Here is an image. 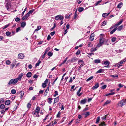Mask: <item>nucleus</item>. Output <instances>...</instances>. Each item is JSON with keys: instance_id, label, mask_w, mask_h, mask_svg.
<instances>
[{"instance_id": "6", "label": "nucleus", "mask_w": 126, "mask_h": 126, "mask_svg": "<svg viewBox=\"0 0 126 126\" xmlns=\"http://www.w3.org/2000/svg\"><path fill=\"white\" fill-rule=\"evenodd\" d=\"M110 62L108 61L107 60L106 61H104V64L105 65H107V66H104V67H109L108 66V65L110 64Z\"/></svg>"}, {"instance_id": "18", "label": "nucleus", "mask_w": 126, "mask_h": 126, "mask_svg": "<svg viewBox=\"0 0 126 126\" xmlns=\"http://www.w3.org/2000/svg\"><path fill=\"white\" fill-rule=\"evenodd\" d=\"M117 29V28H115L113 29L110 32V34H112Z\"/></svg>"}, {"instance_id": "52", "label": "nucleus", "mask_w": 126, "mask_h": 126, "mask_svg": "<svg viewBox=\"0 0 126 126\" xmlns=\"http://www.w3.org/2000/svg\"><path fill=\"white\" fill-rule=\"evenodd\" d=\"M88 47H92L93 46V45L91 43L89 42L88 44Z\"/></svg>"}, {"instance_id": "13", "label": "nucleus", "mask_w": 126, "mask_h": 126, "mask_svg": "<svg viewBox=\"0 0 126 126\" xmlns=\"http://www.w3.org/2000/svg\"><path fill=\"white\" fill-rule=\"evenodd\" d=\"M110 77H112L113 79H117L118 75L117 74H115L114 75H112L110 76Z\"/></svg>"}, {"instance_id": "28", "label": "nucleus", "mask_w": 126, "mask_h": 126, "mask_svg": "<svg viewBox=\"0 0 126 126\" xmlns=\"http://www.w3.org/2000/svg\"><path fill=\"white\" fill-rule=\"evenodd\" d=\"M59 100V98L58 97H57L54 99V104L56 103Z\"/></svg>"}, {"instance_id": "55", "label": "nucleus", "mask_w": 126, "mask_h": 126, "mask_svg": "<svg viewBox=\"0 0 126 126\" xmlns=\"http://www.w3.org/2000/svg\"><path fill=\"white\" fill-rule=\"evenodd\" d=\"M47 86L46 84L45 83H43L42 84V87L44 88H45Z\"/></svg>"}, {"instance_id": "45", "label": "nucleus", "mask_w": 126, "mask_h": 126, "mask_svg": "<svg viewBox=\"0 0 126 126\" xmlns=\"http://www.w3.org/2000/svg\"><path fill=\"white\" fill-rule=\"evenodd\" d=\"M48 102L49 104H51L52 102V99L51 98H49L48 99Z\"/></svg>"}, {"instance_id": "60", "label": "nucleus", "mask_w": 126, "mask_h": 126, "mask_svg": "<svg viewBox=\"0 0 126 126\" xmlns=\"http://www.w3.org/2000/svg\"><path fill=\"white\" fill-rule=\"evenodd\" d=\"M49 48H47L46 49L45 51V52L44 53H45V54H46L47 53V52L49 50Z\"/></svg>"}, {"instance_id": "58", "label": "nucleus", "mask_w": 126, "mask_h": 126, "mask_svg": "<svg viewBox=\"0 0 126 126\" xmlns=\"http://www.w3.org/2000/svg\"><path fill=\"white\" fill-rule=\"evenodd\" d=\"M107 87V85H104L102 86L101 87V88L102 89H105Z\"/></svg>"}, {"instance_id": "15", "label": "nucleus", "mask_w": 126, "mask_h": 126, "mask_svg": "<svg viewBox=\"0 0 126 126\" xmlns=\"http://www.w3.org/2000/svg\"><path fill=\"white\" fill-rule=\"evenodd\" d=\"M104 71V69H100V70H99L98 71L96 72V73L97 74L99 73H102V72H103Z\"/></svg>"}, {"instance_id": "42", "label": "nucleus", "mask_w": 126, "mask_h": 126, "mask_svg": "<svg viewBox=\"0 0 126 126\" xmlns=\"http://www.w3.org/2000/svg\"><path fill=\"white\" fill-rule=\"evenodd\" d=\"M84 63V62L83 61V60H79L78 61V64H81V63Z\"/></svg>"}, {"instance_id": "19", "label": "nucleus", "mask_w": 126, "mask_h": 126, "mask_svg": "<svg viewBox=\"0 0 126 126\" xmlns=\"http://www.w3.org/2000/svg\"><path fill=\"white\" fill-rule=\"evenodd\" d=\"M123 5V3L122 2H120L119 3L117 6V7L118 8H121Z\"/></svg>"}, {"instance_id": "48", "label": "nucleus", "mask_w": 126, "mask_h": 126, "mask_svg": "<svg viewBox=\"0 0 126 126\" xmlns=\"http://www.w3.org/2000/svg\"><path fill=\"white\" fill-rule=\"evenodd\" d=\"M4 100L3 98H1L0 101V104L3 103L4 102Z\"/></svg>"}, {"instance_id": "21", "label": "nucleus", "mask_w": 126, "mask_h": 126, "mask_svg": "<svg viewBox=\"0 0 126 126\" xmlns=\"http://www.w3.org/2000/svg\"><path fill=\"white\" fill-rule=\"evenodd\" d=\"M32 75V73L31 72H28L26 74V76L28 77H30Z\"/></svg>"}, {"instance_id": "37", "label": "nucleus", "mask_w": 126, "mask_h": 126, "mask_svg": "<svg viewBox=\"0 0 126 126\" xmlns=\"http://www.w3.org/2000/svg\"><path fill=\"white\" fill-rule=\"evenodd\" d=\"M5 107V106L4 104H1L0 105V108L2 109H4Z\"/></svg>"}, {"instance_id": "30", "label": "nucleus", "mask_w": 126, "mask_h": 126, "mask_svg": "<svg viewBox=\"0 0 126 126\" xmlns=\"http://www.w3.org/2000/svg\"><path fill=\"white\" fill-rule=\"evenodd\" d=\"M26 22H22L21 24V26L22 27H24L26 25Z\"/></svg>"}, {"instance_id": "33", "label": "nucleus", "mask_w": 126, "mask_h": 126, "mask_svg": "<svg viewBox=\"0 0 126 126\" xmlns=\"http://www.w3.org/2000/svg\"><path fill=\"white\" fill-rule=\"evenodd\" d=\"M83 8L82 7H80L79 8L78 10L79 12H81L83 11Z\"/></svg>"}, {"instance_id": "12", "label": "nucleus", "mask_w": 126, "mask_h": 126, "mask_svg": "<svg viewBox=\"0 0 126 126\" xmlns=\"http://www.w3.org/2000/svg\"><path fill=\"white\" fill-rule=\"evenodd\" d=\"M29 16V15L27 13L25 16H24L22 18V19L23 20H24L27 19L28 18Z\"/></svg>"}, {"instance_id": "54", "label": "nucleus", "mask_w": 126, "mask_h": 126, "mask_svg": "<svg viewBox=\"0 0 126 126\" xmlns=\"http://www.w3.org/2000/svg\"><path fill=\"white\" fill-rule=\"evenodd\" d=\"M47 55L51 57L52 55L53 54L51 52H49L48 53Z\"/></svg>"}, {"instance_id": "25", "label": "nucleus", "mask_w": 126, "mask_h": 126, "mask_svg": "<svg viewBox=\"0 0 126 126\" xmlns=\"http://www.w3.org/2000/svg\"><path fill=\"white\" fill-rule=\"evenodd\" d=\"M10 101L9 100H7L5 101V104L6 105H8L10 104Z\"/></svg>"}, {"instance_id": "61", "label": "nucleus", "mask_w": 126, "mask_h": 126, "mask_svg": "<svg viewBox=\"0 0 126 126\" xmlns=\"http://www.w3.org/2000/svg\"><path fill=\"white\" fill-rule=\"evenodd\" d=\"M20 20V18H18V17H17V18H15V21H16V22H18V21H19V20Z\"/></svg>"}, {"instance_id": "22", "label": "nucleus", "mask_w": 126, "mask_h": 126, "mask_svg": "<svg viewBox=\"0 0 126 126\" xmlns=\"http://www.w3.org/2000/svg\"><path fill=\"white\" fill-rule=\"evenodd\" d=\"M94 62L96 63H100L101 61L99 59H95L94 60Z\"/></svg>"}, {"instance_id": "11", "label": "nucleus", "mask_w": 126, "mask_h": 126, "mask_svg": "<svg viewBox=\"0 0 126 126\" xmlns=\"http://www.w3.org/2000/svg\"><path fill=\"white\" fill-rule=\"evenodd\" d=\"M81 87L77 92V94L79 96H80L82 94V93H79L81 91Z\"/></svg>"}, {"instance_id": "10", "label": "nucleus", "mask_w": 126, "mask_h": 126, "mask_svg": "<svg viewBox=\"0 0 126 126\" xmlns=\"http://www.w3.org/2000/svg\"><path fill=\"white\" fill-rule=\"evenodd\" d=\"M49 86H48L47 88L46 89L45 93L44 94V95L45 96H46L48 92V91H49Z\"/></svg>"}, {"instance_id": "63", "label": "nucleus", "mask_w": 126, "mask_h": 126, "mask_svg": "<svg viewBox=\"0 0 126 126\" xmlns=\"http://www.w3.org/2000/svg\"><path fill=\"white\" fill-rule=\"evenodd\" d=\"M9 24H8L4 26L3 28V29H5L7 28L9 25Z\"/></svg>"}, {"instance_id": "56", "label": "nucleus", "mask_w": 126, "mask_h": 126, "mask_svg": "<svg viewBox=\"0 0 126 126\" xmlns=\"http://www.w3.org/2000/svg\"><path fill=\"white\" fill-rule=\"evenodd\" d=\"M20 93H21L20 97L21 98H22L24 95V93L22 91H21L20 92Z\"/></svg>"}, {"instance_id": "29", "label": "nucleus", "mask_w": 126, "mask_h": 126, "mask_svg": "<svg viewBox=\"0 0 126 126\" xmlns=\"http://www.w3.org/2000/svg\"><path fill=\"white\" fill-rule=\"evenodd\" d=\"M34 11V9L31 10L29 12L27 13L29 15L30 14H32Z\"/></svg>"}, {"instance_id": "44", "label": "nucleus", "mask_w": 126, "mask_h": 126, "mask_svg": "<svg viewBox=\"0 0 126 126\" xmlns=\"http://www.w3.org/2000/svg\"><path fill=\"white\" fill-rule=\"evenodd\" d=\"M11 93L12 94H15L16 93V91L15 90V89H12L11 90Z\"/></svg>"}, {"instance_id": "27", "label": "nucleus", "mask_w": 126, "mask_h": 126, "mask_svg": "<svg viewBox=\"0 0 126 126\" xmlns=\"http://www.w3.org/2000/svg\"><path fill=\"white\" fill-rule=\"evenodd\" d=\"M86 99H84L83 100H82L81 101V103L82 104H85L86 102Z\"/></svg>"}, {"instance_id": "41", "label": "nucleus", "mask_w": 126, "mask_h": 126, "mask_svg": "<svg viewBox=\"0 0 126 126\" xmlns=\"http://www.w3.org/2000/svg\"><path fill=\"white\" fill-rule=\"evenodd\" d=\"M123 27V25H121L120 26H119L117 29L119 31L121 30L122 29Z\"/></svg>"}, {"instance_id": "57", "label": "nucleus", "mask_w": 126, "mask_h": 126, "mask_svg": "<svg viewBox=\"0 0 126 126\" xmlns=\"http://www.w3.org/2000/svg\"><path fill=\"white\" fill-rule=\"evenodd\" d=\"M31 104L29 103H28L27 105V107L28 108H31Z\"/></svg>"}, {"instance_id": "43", "label": "nucleus", "mask_w": 126, "mask_h": 126, "mask_svg": "<svg viewBox=\"0 0 126 126\" xmlns=\"http://www.w3.org/2000/svg\"><path fill=\"white\" fill-rule=\"evenodd\" d=\"M107 24V21H104L102 22V26H104L106 25Z\"/></svg>"}, {"instance_id": "40", "label": "nucleus", "mask_w": 126, "mask_h": 126, "mask_svg": "<svg viewBox=\"0 0 126 126\" xmlns=\"http://www.w3.org/2000/svg\"><path fill=\"white\" fill-rule=\"evenodd\" d=\"M100 120V117H97V119L96 121V124H98L99 123Z\"/></svg>"}, {"instance_id": "51", "label": "nucleus", "mask_w": 126, "mask_h": 126, "mask_svg": "<svg viewBox=\"0 0 126 126\" xmlns=\"http://www.w3.org/2000/svg\"><path fill=\"white\" fill-rule=\"evenodd\" d=\"M64 18V17L63 16H62L61 15H60V16L59 17V19L61 20H63V19Z\"/></svg>"}, {"instance_id": "32", "label": "nucleus", "mask_w": 126, "mask_h": 126, "mask_svg": "<svg viewBox=\"0 0 126 126\" xmlns=\"http://www.w3.org/2000/svg\"><path fill=\"white\" fill-rule=\"evenodd\" d=\"M85 65L84 63H81V64L80 65V66L78 70H80L81 69L80 68L81 67H83L84 65Z\"/></svg>"}, {"instance_id": "49", "label": "nucleus", "mask_w": 126, "mask_h": 126, "mask_svg": "<svg viewBox=\"0 0 126 126\" xmlns=\"http://www.w3.org/2000/svg\"><path fill=\"white\" fill-rule=\"evenodd\" d=\"M41 27L40 26H37V28L35 30V31H38L40 29H41Z\"/></svg>"}, {"instance_id": "35", "label": "nucleus", "mask_w": 126, "mask_h": 126, "mask_svg": "<svg viewBox=\"0 0 126 126\" xmlns=\"http://www.w3.org/2000/svg\"><path fill=\"white\" fill-rule=\"evenodd\" d=\"M104 42V40L102 38L100 39V43L102 45L103 44Z\"/></svg>"}, {"instance_id": "59", "label": "nucleus", "mask_w": 126, "mask_h": 126, "mask_svg": "<svg viewBox=\"0 0 126 126\" xmlns=\"http://www.w3.org/2000/svg\"><path fill=\"white\" fill-rule=\"evenodd\" d=\"M6 34L7 36H9L10 35L11 32H6Z\"/></svg>"}, {"instance_id": "3", "label": "nucleus", "mask_w": 126, "mask_h": 126, "mask_svg": "<svg viewBox=\"0 0 126 126\" xmlns=\"http://www.w3.org/2000/svg\"><path fill=\"white\" fill-rule=\"evenodd\" d=\"M10 3V0H5V4L7 10H8L11 6Z\"/></svg>"}, {"instance_id": "26", "label": "nucleus", "mask_w": 126, "mask_h": 126, "mask_svg": "<svg viewBox=\"0 0 126 126\" xmlns=\"http://www.w3.org/2000/svg\"><path fill=\"white\" fill-rule=\"evenodd\" d=\"M110 13H103L102 14V16L103 17H105L108 15L110 14Z\"/></svg>"}, {"instance_id": "9", "label": "nucleus", "mask_w": 126, "mask_h": 126, "mask_svg": "<svg viewBox=\"0 0 126 126\" xmlns=\"http://www.w3.org/2000/svg\"><path fill=\"white\" fill-rule=\"evenodd\" d=\"M94 34L92 33L91 34L89 38L90 40L91 41H92L94 39Z\"/></svg>"}, {"instance_id": "62", "label": "nucleus", "mask_w": 126, "mask_h": 126, "mask_svg": "<svg viewBox=\"0 0 126 126\" xmlns=\"http://www.w3.org/2000/svg\"><path fill=\"white\" fill-rule=\"evenodd\" d=\"M66 73H65L64 74L63 76H62L61 79V81H62L63 79V77H64L66 75Z\"/></svg>"}, {"instance_id": "36", "label": "nucleus", "mask_w": 126, "mask_h": 126, "mask_svg": "<svg viewBox=\"0 0 126 126\" xmlns=\"http://www.w3.org/2000/svg\"><path fill=\"white\" fill-rule=\"evenodd\" d=\"M99 125L100 126H105L106 125V124H105L104 122H101Z\"/></svg>"}, {"instance_id": "64", "label": "nucleus", "mask_w": 126, "mask_h": 126, "mask_svg": "<svg viewBox=\"0 0 126 126\" xmlns=\"http://www.w3.org/2000/svg\"><path fill=\"white\" fill-rule=\"evenodd\" d=\"M85 117H87L89 115V112H86L85 114Z\"/></svg>"}, {"instance_id": "47", "label": "nucleus", "mask_w": 126, "mask_h": 126, "mask_svg": "<svg viewBox=\"0 0 126 126\" xmlns=\"http://www.w3.org/2000/svg\"><path fill=\"white\" fill-rule=\"evenodd\" d=\"M11 63V62L9 60H8L6 61V63L7 65H9Z\"/></svg>"}, {"instance_id": "16", "label": "nucleus", "mask_w": 126, "mask_h": 126, "mask_svg": "<svg viewBox=\"0 0 126 126\" xmlns=\"http://www.w3.org/2000/svg\"><path fill=\"white\" fill-rule=\"evenodd\" d=\"M33 114L35 116L39 117V113L35 112L34 111L33 112Z\"/></svg>"}, {"instance_id": "1", "label": "nucleus", "mask_w": 126, "mask_h": 126, "mask_svg": "<svg viewBox=\"0 0 126 126\" xmlns=\"http://www.w3.org/2000/svg\"><path fill=\"white\" fill-rule=\"evenodd\" d=\"M126 100L123 99L119 102L117 105L118 107H121L124 106L126 103Z\"/></svg>"}, {"instance_id": "14", "label": "nucleus", "mask_w": 126, "mask_h": 126, "mask_svg": "<svg viewBox=\"0 0 126 126\" xmlns=\"http://www.w3.org/2000/svg\"><path fill=\"white\" fill-rule=\"evenodd\" d=\"M122 20H121L119 22H118L117 24H116L114 25V27H116L122 23Z\"/></svg>"}, {"instance_id": "31", "label": "nucleus", "mask_w": 126, "mask_h": 126, "mask_svg": "<svg viewBox=\"0 0 126 126\" xmlns=\"http://www.w3.org/2000/svg\"><path fill=\"white\" fill-rule=\"evenodd\" d=\"M97 50L96 48H92L90 49V51L91 52H93Z\"/></svg>"}, {"instance_id": "5", "label": "nucleus", "mask_w": 126, "mask_h": 126, "mask_svg": "<svg viewBox=\"0 0 126 126\" xmlns=\"http://www.w3.org/2000/svg\"><path fill=\"white\" fill-rule=\"evenodd\" d=\"M23 75V73H21L19 74L18 76V77L16 79L17 81L18 82L19 80L21 81V78Z\"/></svg>"}, {"instance_id": "39", "label": "nucleus", "mask_w": 126, "mask_h": 126, "mask_svg": "<svg viewBox=\"0 0 126 126\" xmlns=\"http://www.w3.org/2000/svg\"><path fill=\"white\" fill-rule=\"evenodd\" d=\"M93 77L92 76L90 77L87 79L86 81H88L90 80L93 78Z\"/></svg>"}, {"instance_id": "34", "label": "nucleus", "mask_w": 126, "mask_h": 126, "mask_svg": "<svg viewBox=\"0 0 126 126\" xmlns=\"http://www.w3.org/2000/svg\"><path fill=\"white\" fill-rule=\"evenodd\" d=\"M60 16V15H58L56 16L55 17V19L56 20H58L59 19V17Z\"/></svg>"}, {"instance_id": "46", "label": "nucleus", "mask_w": 126, "mask_h": 126, "mask_svg": "<svg viewBox=\"0 0 126 126\" xmlns=\"http://www.w3.org/2000/svg\"><path fill=\"white\" fill-rule=\"evenodd\" d=\"M107 115H106L101 117V118L103 120H105L106 119Z\"/></svg>"}, {"instance_id": "23", "label": "nucleus", "mask_w": 126, "mask_h": 126, "mask_svg": "<svg viewBox=\"0 0 126 126\" xmlns=\"http://www.w3.org/2000/svg\"><path fill=\"white\" fill-rule=\"evenodd\" d=\"M40 110V108L38 107H37L36 108L35 112L39 113Z\"/></svg>"}, {"instance_id": "20", "label": "nucleus", "mask_w": 126, "mask_h": 126, "mask_svg": "<svg viewBox=\"0 0 126 126\" xmlns=\"http://www.w3.org/2000/svg\"><path fill=\"white\" fill-rule=\"evenodd\" d=\"M111 102V101L110 100H107L103 105L104 106H105L107 104L110 103Z\"/></svg>"}, {"instance_id": "38", "label": "nucleus", "mask_w": 126, "mask_h": 126, "mask_svg": "<svg viewBox=\"0 0 126 126\" xmlns=\"http://www.w3.org/2000/svg\"><path fill=\"white\" fill-rule=\"evenodd\" d=\"M41 62L40 61V60H39L38 61V63H37L36 64V67H37L39 65V64Z\"/></svg>"}, {"instance_id": "17", "label": "nucleus", "mask_w": 126, "mask_h": 126, "mask_svg": "<svg viewBox=\"0 0 126 126\" xmlns=\"http://www.w3.org/2000/svg\"><path fill=\"white\" fill-rule=\"evenodd\" d=\"M78 60V59L76 57H74L72 58L71 60V61L73 62H74Z\"/></svg>"}, {"instance_id": "50", "label": "nucleus", "mask_w": 126, "mask_h": 126, "mask_svg": "<svg viewBox=\"0 0 126 126\" xmlns=\"http://www.w3.org/2000/svg\"><path fill=\"white\" fill-rule=\"evenodd\" d=\"M55 94L53 96L54 97H56V96L58 95V92L57 91H55Z\"/></svg>"}, {"instance_id": "2", "label": "nucleus", "mask_w": 126, "mask_h": 126, "mask_svg": "<svg viewBox=\"0 0 126 126\" xmlns=\"http://www.w3.org/2000/svg\"><path fill=\"white\" fill-rule=\"evenodd\" d=\"M16 79H11L9 81L7 84L8 86H9L13 84V85H15L16 83L17 82V80H16Z\"/></svg>"}, {"instance_id": "8", "label": "nucleus", "mask_w": 126, "mask_h": 126, "mask_svg": "<svg viewBox=\"0 0 126 126\" xmlns=\"http://www.w3.org/2000/svg\"><path fill=\"white\" fill-rule=\"evenodd\" d=\"M99 84L98 83H97L96 84H95L94 86H93L92 87V89L94 90L96 89L99 87Z\"/></svg>"}, {"instance_id": "7", "label": "nucleus", "mask_w": 126, "mask_h": 126, "mask_svg": "<svg viewBox=\"0 0 126 126\" xmlns=\"http://www.w3.org/2000/svg\"><path fill=\"white\" fill-rule=\"evenodd\" d=\"M18 58L20 59H23L24 57V54L22 53H20L18 55Z\"/></svg>"}, {"instance_id": "53", "label": "nucleus", "mask_w": 126, "mask_h": 126, "mask_svg": "<svg viewBox=\"0 0 126 126\" xmlns=\"http://www.w3.org/2000/svg\"><path fill=\"white\" fill-rule=\"evenodd\" d=\"M116 39V37H114L112 38L111 39V41L112 42H114Z\"/></svg>"}, {"instance_id": "24", "label": "nucleus", "mask_w": 126, "mask_h": 126, "mask_svg": "<svg viewBox=\"0 0 126 126\" xmlns=\"http://www.w3.org/2000/svg\"><path fill=\"white\" fill-rule=\"evenodd\" d=\"M115 94V93L114 92L106 94L105 95V96H108L110 95H113Z\"/></svg>"}, {"instance_id": "4", "label": "nucleus", "mask_w": 126, "mask_h": 126, "mask_svg": "<svg viewBox=\"0 0 126 126\" xmlns=\"http://www.w3.org/2000/svg\"><path fill=\"white\" fill-rule=\"evenodd\" d=\"M126 61V57L124 59L120 61L119 62L117 63L116 65L118 67L120 66H122V64H123Z\"/></svg>"}]
</instances>
